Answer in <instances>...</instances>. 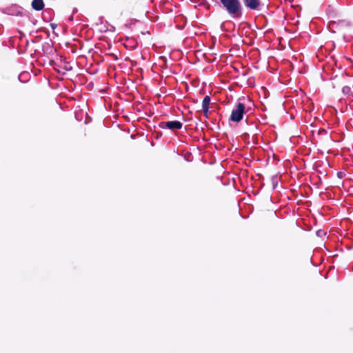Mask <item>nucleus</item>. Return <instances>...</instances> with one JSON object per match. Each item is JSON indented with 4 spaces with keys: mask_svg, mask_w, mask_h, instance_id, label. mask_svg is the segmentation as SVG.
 Here are the masks:
<instances>
[{
    "mask_svg": "<svg viewBox=\"0 0 353 353\" xmlns=\"http://www.w3.org/2000/svg\"><path fill=\"white\" fill-rule=\"evenodd\" d=\"M227 12L234 17L241 14V6L239 0H220Z\"/></svg>",
    "mask_w": 353,
    "mask_h": 353,
    "instance_id": "f257e3e1",
    "label": "nucleus"
},
{
    "mask_svg": "<svg viewBox=\"0 0 353 353\" xmlns=\"http://www.w3.org/2000/svg\"><path fill=\"white\" fill-rule=\"evenodd\" d=\"M245 106L242 103H238L235 109L232 111L230 120L234 122H239L242 120L245 114Z\"/></svg>",
    "mask_w": 353,
    "mask_h": 353,
    "instance_id": "f03ea898",
    "label": "nucleus"
},
{
    "mask_svg": "<svg viewBox=\"0 0 353 353\" xmlns=\"http://www.w3.org/2000/svg\"><path fill=\"white\" fill-rule=\"evenodd\" d=\"M161 129H169L172 132L182 128L183 123L179 121H162L159 123Z\"/></svg>",
    "mask_w": 353,
    "mask_h": 353,
    "instance_id": "7ed1b4c3",
    "label": "nucleus"
},
{
    "mask_svg": "<svg viewBox=\"0 0 353 353\" xmlns=\"http://www.w3.org/2000/svg\"><path fill=\"white\" fill-rule=\"evenodd\" d=\"M210 101L211 99L208 95H206L202 101V111L205 117H208Z\"/></svg>",
    "mask_w": 353,
    "mask_h": 353,
    "instance_id": "20e7f679",
    "label": "nucleus"
},
{
    "mask_svg": "<svg viewBox=\"0 0 353 353\" xmlns=\"http://www.w3.org/2000/svg\"><path fill=\"white\" fill-rule=\"evenodd\" d=\"M245 6L251 10H257L260 6L259 0H243Z\"/></svg>",
    "mask_w": 353,
    "mask_h": 353,
    "instance_id": "39448f33",
    "label": "nucleus"
},
{
    "mask_svg": "<svg viewBox=\"0 0 353 353\" xmlns=\"http://www.w3.org/2000/svg\"><path fill=\"white\" fill-rule=\"evenodd\" d=\"M32 7L37 11H40L44 8V3L43 0H33L32 1Z\"/></svg>",
    "mask_w": 353,
    "mask_h": 353,
    "instance_id": "423d86ee",
    "label": "nucleus"
},
{
    "mask_svg": "<svg viewBox=\"0 0 353 353\" xmlns=\"http://www.w3.org/2000/svg\"><path fill=\"white\" fill-rule=\"evenodd\" d=\"M69 20H70V21H72V20H73V15H71V16L69 17Z\"/></svg>",
    "mask_w": 353,
    "mask_h": 353,
    "instance_id": "0eeeda50",
    "label": "nucleus"
}]
</instances>
